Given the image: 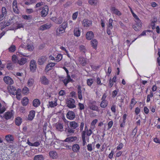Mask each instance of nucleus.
<instances>
[{"label":"nucleus","mask_w":160,"mask_h":160,"mask_svg":"<svg viewBox=\"0 0 160 160\" xmlns=\"http://www.w3.org/2000/svg\"><path fill=\"white\" fill-rule=\"evenodd\" d=\"M57 97L56 94H52L50 96V100L49 101L48 105L51 108H53L57 105Z\"/></svg>","instance_id":"nucleus-1"},{"label":"nucleus","mask_w":160,"mask_h":160,"mask_svg":"<svg viewBox=\"0 0 160 160\" xmlns=\"http://www.w3.org/2000/svg\"><path fill=\"white\" fill-rule=\"evenodd\" d=\"M87 149L90 152H91L92 150V144H89L88 145Z\"/></svg>","instance_id":"nucleus-58"},{"label":"nucleus","mask_w":160,"mask_h":160,"mask_svg":"<svg viewBox=\"0 0 160 160\" xmlns=\"http://www.w3.org/2000/svg\"><path fill=\"white\" fill-rule=\"evenodd\" d=\"M136 103L137 102L134 98H132L131 99L130 105V107L131 109L133 108L134 106L135 105Z\"/></svg>","instance_id":"nucleus-41"},{"label":"nucleus","mask_w":160,"mask_h":160,"mask_svg":"<svg viewBox=\"0 0 160 160\" xmlns=\"http://www.w3.org/2000/svg\"><path fill=\"white\" fill-rule=\"evenodd\" d=\"M48 11V6H45L43 7L42 10L41 12V16L43 17H46L47 15Z\"/></svg>","instance_id":"nucleus-7"},{"label":"nucleus","mask_w":160,"mask_h":160,"mask_svg":"<svg viewBox=\"0 0 160 160\" xmlns=\"http://www.w3.org/2000/svg\"><path fill=\"white\" fill-rule=\"evenodd\" d=\"M76 139L77 137H71L66 138L64 141H59L58 140L57 142H55V145H56L57 144H58V141L59 143L62 144V142H71L76 140ZM60 144H59L58 145L59 146Z\"/></svg>","instance_id":"nucleus-2"},{"label":"nucleus","mask_w":160,"mask_h":160,"mask_svg":"<svg viewBox=\"0 0 160 160\" xmlns=\"http://www.w3.org/2000/svg\"><path fill=\"white\" fill-rule=\"evenodd\" d=\"M12 8L14 12L16 13H18L19 11L18 8L17 2L16 0H14L12 3Z\"/></svg>","instance_id":"nucleus-9"},{"label":"nucleus","mask_w":160,"mask_h":160,"mask_svg":"<svg viewBox=\"0 0 160 160\" xmlns=\"http://www.w3.org/2000/svg\"><path fill=\"white\" fill-rule=\"evenodd\" d=\"M113 20L110 18L109 20V23L108 26V28H110V29H112L113 28V26L112 25Z\"/></svg>","instance_id":"nucleus-48"},{"label":"nucleus","mask_w":160,"mask_h":160,"mask_svg":"<svg viewBox=\"0 0 160 160\" xmlns=\"http://www.w3.org/2000/svg\"><path fill=\"white\" fill-rule=\"evenodd\" d=\"M78 12H77L74 13L73 14L72 16V18L73 20H75L78 16Z\"/></svg>","instance_id":"nucleus-60"},{"label":"nucleus","mask_w":160,"mask_h":160,"mask_svg":"<svg viewBox=\"0 0 160 160\" xmlns=\"http://www.w3.org/2000/svg\"><path fill=\"white\" fill-rule=\"evenodd\" d=\"M57 21L56 23L57 24H61L62 22V17H59L58 18H57Z\"/></svg>","instance_id":"nucleus-52"},{"label":"nucleus","mask_w":160,"mask_h":160,"mask_svg":"<svg viewBox=\"0 0 160 160\" xmlns=\"http://www.w3.org/2000/svg\"><path fill=\"white\" fill-rule=\"evenodd\" d=\"M14 65L12 63H8L7 65V68L8 70L13 69Z\"/></svg>","instance_id":"nucleus-43"},{"label":"nucleus","mask_w":160,"mask_h":160,"mask_svg":"<svg viewBox=\"0 0 160 160\" xmlns=\"http://www.w3.org/2000/svg\"><path fill=\"white\" fill-rule=\"evenodd\" d=\"M46 56H42L41 57L38 59V62L39 65L43 64L46 61L47 59Z\"/></svg>","instance_id":"nucleus-11"},{"label":"nucleus","mask_w":160,"mask_h":160,"mask_svg":"<svg viewBox=\"0 0 160 160\" xmlns=\"http://www.w3.org/2000/svg\"><path fill=\"white\" fill-rule=\"evenodd\" d=\"M89 108L90 109L92 110L98 111V108L95 105H92L89 106Z\"/></svg>","instance_id":"nucleus-44"},{"label":"nucleus","mask_w":160,"mask_h":160,"mask_svg":"<svg viewBox=\"0 0 160 160\" xmlns=\"http://www.w3.org/2000/svg\"><path fill=\"white\" fill-rule=\"evenodd\" d=\"M80 149L79 145L78 144L73 145L72 147V150L74 152H77Z\"/></svg>","instance_id":"nucleus-35"},{"label":"nucleus","mask_w":160,"mask_h":160,"mask_svg":"<svg viewBox=\"0 0 160 160\" xmlns=\"http://www.w3.org/2000/svg\"><path fill=\"white\" fill-rule=\"evenodd\" d=\"M86 131H83L82 133V137L83 141L82 145L85 146L86 143V141L88 142H89V137L85 136Z\"/></svg>","instance_id":"nucleus-4"},{"label":"nucleus","mask_w":160,"mask_h":160,"mask_svg":"<svg viewBox=\"0 0 160 160\" xmlns=\"http://www.w3.org/2000/svg\"><path fill=\"white\" fill-rule=\"evenodd\" d=\"M27 59L25 58H21L20 60H18V63L20 65H23L26 63Z\"/></svg>","instance_id":"nucleus-37"},{"label":"nucleus","mask_w":160,"mask_h":160,"mask_svg":"<svg viewBox=\"0 0 160 160\" xmlns=\"http://www.w3.org/2000/svg\"><path fill=\"white\" fill-rule=\"evenodd\" d=\"M66 116L67 118L70 120H73L75 117L74 113L72 111L68 112L67 113Z\"/></svg>","instance_id":"nucleus-13"},{"label":"nucleus","mask_w":160,"mask_h":160,"mask_svg":"<svg viewBox=\"0 0 160 160\" xmlns=\"http://www.w3.org/2000/svg\"><path fill=\"white\" fill-rule=\"evenodd\" d=\"M40 142L38 141L35 142L34 143H32L29 140H28L27 143L30 146L37 147L40 145Z\"/></svg>","instance_id":"nucleus-18"},{"label":"nucleus","mask_w":160,"mask_h":160,"mask_svg":"<svg viewBox=\"0 0 160 160\" xmlns=\"http://www.w3.org/2000/svg\"><path fill=\"white\" fill-rule=\"evenodd\" d=\"M9 52H14L16 50V47L14 45H12L11 47L8 48Z\"/></svg>","instance_id":"nucleus-50"},{"label":"nucleus","mask_w":160,"mask_h":160,"mask_svg":"<svg viewBox=\"0 0 160 160\" xmlns=\"http://www.w3.org/2000/svg\"><path fill=\"white\" fill-rule=\"evenodd\" d=\"M32 103L34 107H37L40 105V102L39 99H36L33 100Z\"/></svg>","instance_id":"nucleus-34"},{"label":"nucleus","mask_w":160,"mask_h":160,"mask_svg":"<svg viewBox=\"0 0 160 160\" xmlns=\"http://www.w3.org/2000/svg\"><path fill=\"white\" fill-rule=\"evenodd\" d=\"M35 112L34 110H32L29 112L28 116V119L30 120H32L35 116Z\"/></svg>","instance_id":"nucleus-20"},{"label":"nucleus","mask_w":160,"mask_h":160,"mask_svg":"<svg viewBox=\"0 0 160 160\" xmlns=\"http://www.w3.org/2000/svg\"><path fill=\"white\" fill-rule=\"evenodd\" d=\"M69 133H73L74 132V130L73 129L68 128L66 130Z\"/></svg>","instance_id":"nucleus-63"},{"label":"nucleus","mask_w":160,"mask_h":160,"mask_svg":"<svg viewBox=\"0 0 160 160\" xmlns=\"http://www.w3.org/2000/svg\"><path fill=\"white\" fill-rule=\"evenodd\" d=\"M63 124L60 122H58L56 124V128L57 130L62 131L63 130Z\"/></svg>","instance_id":"nucleus-17"},{"label":"nucleus","mask_w":160,"mask_h":160,"mask_svg":"<svg viewBox=\"0 0 160 160\" xmlns=\"http://www.w3.org/2000/svg\"><path fill=\"white\" fill-rule=\"evenodd\" d=\"M67 106L70 108H73L76 107L74 100L72 98H69L67 102Z\"/></svg>","instance_id":"nucleus-3"},{"label":"nucleus","mask_w":160,"mask_h":160,"mask_svg":"<svg viewBox=\"0 0 160 160\" xmlns=\"http://www.w3.org/2000/svg\"><path fill=\"white\" fill-rule=\"evenodd\" d=\"M30 68L31 70H35L36 68V64L34 60H31L30 63Z\"/></svg>","instance_id":"nucleus-19"},{"label":"nucleus","mask_w":160,"mask_h":160,"mask_svg":"<svg viewBox=\"0 0 160 160\" xmlns=\"http://www.w3.org/2000/svg\"><path fill=\"white\" fill-rule=\"evenodd\" d=\"M12 60L13 62L16 63L18 62V58L17 56L15 55H13L12 56Z\"/></svg>","instance_id":"nucleus-51"},{"label":"nucleus","mask_w":160,"mask_h":160,"mask_svg":"<svg viewBox=\"0 0 160 160\" xmlns=\"http://www.w3.org/2000/svg\"><path fill=\"white\" fill-rule=\"evenodd\" d=\"M40 80L41 83L44 85H47L49 83L48 79L44 76L40 78Z\"/></svg>","instance_id":"nucleus-15"},{"label":"nucleus","mask_w":160,"mask_h":160,"mask_svg":"<svg viewBox=\"0 0 160 160\" xmlns=\"http://www.w3.org/2000/svg\"><path fill=\"white\" fill-rule=\"evenodd\" d=\"M7 14L6 9L5 7H2V14H0V19L2 20L5 18Z\"/></svg>","instance_id":"nucleus-22"},{"label":"nucleus","mask_w":160,"mask_h":160,"mask_svg":"<svg viewBox=\"0 0 160 160\" xmlns=\"http://www.w3.org/2000/svg\"><path fill=\"white\" fill-rule=\"evenodd\" d=\"M92 129L91 128L90 129H89V130L87 129L86 131V133L88 137L89 136H90L92 133Z\"/></svg>","instance_id":"nucleus-59"},{"label":"nucleus","mask_w":160,"mask_h":160,"mask_svg":"<svg viewBox=\"0 0 160 160\" xmlns=\"http://www.w3.org/2000/svg\"><path fill=\"white\" fill-rule=\"evenodd\" d=\"M27 49L30 50H32L34 48L33 46L31 45H27Z\"/></svg>","instance_id":"nucleus-64"},{"label":"nucleus","mask_w":160,"mask_h":160,"mask_svg":"<svg viewBox=\"0 0 160 160\" xmlns=\"http://www.w3.org/2000/svg\"><path fill=\"white\" fill-rule=\"evenodd\" d=\"M29 102V99L27 97H24L22 100V105L24 106H27Z\"/></svg>","instance_id":"nucleus-29"},{"label":"nucleus","mask_w":160,"mask_h":160,"mask_svg":"<svg viewBox=\"0 0 160 160\" xmlns=\"http://www.w3.org/2000/svg\"><path fill=\"white\" fill-rule=\"evenodd\" d=\"M6 140L8 142H10L13 141L14 138L12 135H8L5 136Z\"/></svg>","instance_id":"nucleus-27"},{"label":"nucleus","mask_w":160,"mask_h":160,"mask_svg":"<svg viewBox=\"0 0 160 160\" xmlns=\"http://www.w3.org/2000/svg\"><path fill=\"white\" fill-rule=\"evenodd\" d=\"M118 91V89L117 90H114L112 92V98H114L117 96Z\"/></svg>","instance_id":"nucleus-55"},{"label":"nucleus","mask_w":160,"mask_h":160,"mask_svg":"<svg viewBox=\"0 0 160 160\" xmlns=\"http://www.w3.org/2000/svg\"><path fill=\"white\" fill-rule=\"evenodd\" d=\"M74 34L75 36L78 37L80 36L81 32L78 28H75L73 31Z\"/></svg>","instance_id":"nucleus-26"},{"label":"nucleus","mask_w":160,"mask_h":160,"mask_svg":"<svg viewBox=\"0 0 160 160\" xmlns=\"http://www.w3.org/2000/svg\"><path fill=\"white\" fill-rule=\"evenodd\" d=\"M108 104V101L107 100L102 101L100 104V107L103 108H105L107 107Z\"/></svg>","instance_id":"nucleus-30"},{"label":"nucleus","mask_w":160,"mask_h":160,"mask_svg":"<svg viewBox=\"0 0 160 160\" xmlns=\"http://www.w3.org/2000/svg\"><path fill=\"white\" fill-rule=\"evenodd\" d=\"M79 49L80 50L83 52H85L86 51V49L84 46L81 45L79 46Z\"/></svg>","instance_id":"nucleus-56"},{"label":"nucleus","mask_w":160,"mask_h":160,"mask_svg":"<svg viewBox=\"0 0 160 160\" xmlns=\"http://www.w3.org/2000/svg\"><path fill=\"white\" fill-rule=\"evenodd\" d=\"M65 31V29H64L61 26H60L57 30V35L62 34L64 33Z\"/></svg>","instance_id":"nucleus-28"},{"label":"nucleus","mask_w":160,"mask_h":160,"mask_svg":"<svg viewBox=\"0 0 160 160\" xmlns=\"http://www.w3.org/2000/svg\"><path fill=\"white\" fill-rule=\"evenodd\" d=\"M49 155L50 157L53 159H56L58 157L57 152L54 151H50L49 152Z\"/></svg>","instance_id":"nucleus-21"},{"label":"nucleus","mask_w":160,"mask_h":160,"mask_svg":"<svg viewBox=\"0 0 160 160\" xmlns=\"http://www.w3.org/2000/svg\"><path fill=\"white\" fill-rule=\"evenodd\" d=\"M93 82V80L92 79H88L87 81V83L88 85L89 86H91Z\"/></svg>","instance_id":"nucleus-53"},{"label":"nucleus","mask_w":160,"mask_h":160,"mask_svg":"<svg viewBox=\"0 0 160 160\" xmlns=\"http://www.w3.org/2000/svg\"><path fill=\"white\" fill-rule=\"evenodd\" d=\"M91 42L92 46L94 48L96 49L98 43L97 40L95 39H93L91 41Z\"/></svg>","instance_id":"nucleus-33"},{"label":"nucleus","mask_w":160,"mask_h":160,"mask_svg":"<svg viewBox=\"0 0 160 160\" xmlns=\"http://www.w3.org/2000/svg\"><path fill=\"white\" fill-rule=\"evenodd\" d=\"M51 64L50 63L48 64L46 67L45 69L47 70H51L52 69L51 68L52 67Z\"/></svg>","instance_id":"nucleus-61"},{"label":"nucleus","mask_w":160,"mask_h":160,"mask_svg":"<svg viewBox=\"0 0 160 160\" xmlns=\"http://www.w3.org/2000/svg\"><path fill=\"white\" fill-rule=\"evenodd\" d=\"M97 122L98 120L97 119H94L92 121L90 125V128L91 129L93 130L94 129L95 124Z\"/></svg>","instance_id":"nucleus-39"},{"label":"nucleus","mask_w":160,"mask_h":160,"mask_svg":"<svg viewBox=\"0 0 160 160\" xmlns=\"http://www.w3.org/2000/svg\"><path fill=\"white\" fill-rule=\"evenodd\" d=\"M135 21L137 23L136 25H137V27H138L139 28H141L142 24L141 21L140 20L138 17L135 19Z\"/></svg>","instance_id":"nucleus-42"},{"label":"nucleus","mask_w":160,"mask_h":160,"mask_svg":"<svg viewBox=\"0 0 160 160\" xmlns=\"http://www.w3.org/2000/svg\"><path fill=\"white\" fill-rule=\"evenodd\" d=\"M98 0H89L88 3L91 5L95 6L97 4Z\"/></svg>","instance_id":"nucleus-40"},{"label":"nucleus","mask_w":160,"mask_h":160,"mask_svg":"<svg viewBox=\"0 0 160 160\" xmlns=\"http://www.w3.org/2000/svg\"><path fill=\"white\" fill-rule=\"evenodd\" d=\"M21 90L20 89H18L16 91V98L18 100H20L21 98Z\"/></svg>","instance_id":"nucleus-31"},{"label":"nucleus","mask_w":160,"mask_h":160,"mask_svg":"<svg viewBox=\"0 0 160 160\" xmlns=\"http://www.w3.org/2000/svg\"><path fill=\"white\" fill-rule=\"evenodd\" d=\"M153 96V94L152 92H151L150 94L148 95L147 97V102H149L150 100V98H152Z\"/></svg>","instance_id":"nucleus-49"},{"label":"nucleus","mask_w":160,"mask_h":160,"mask_svg":"<svg viewBox=\"0 0 160 160\" xmlns=\"http://www.w3.org/2000/svg\"><path fill=\"white\" fill-rule=\"evenodd\" d=\"M34 82V80L32 79H29L28 82V86L29 87L32 86Z\"/></svg>","instance_id":"nucleus-47"},{"label":"nucleus","mask_w":160,"mask_h":160,"mask_svg":"<svg viewBox=\"0 0 160 160\" xmlns=\"http://www.w3.org/2000/svg\"><path fill=\"white\" fill-rule=\"evenodd\" d=\"M33 10L31 8L26 9V12L28 14H30L33 12Z\"/></svg>","instance_id":"nucleus-62"},{"label":"nucleus","mask_w":160,"mask_h":160,"mask_svg":"<svg viewBox=\"0 0 160 160\" xmlns=\"http://www.w3.org/2000/svg\"><path fill=\"white\" fill-rule=\"evenodd\" d=\"M67 74V78L63 80L64 85L66 86L67 84L69 82L71 81L72 80L70 78V76L68 74V71H66Z\"/></svg>","instance_id":"nucleus-10"},{"label":"nucleus","mask_w":160,"mask_h":160,"mask_svg":"<svg viewBox=\"0 0 160 160\" xmlns=\"http://www.w3.org/2000/svg\"><path fill=\"white\" fill-rule=\"evenodd\" d=\"M51 27V24L46 23L40 26L38 28V30H39L44 31L49 29Z\"/></svg>","instance_id":"nucleus-12"},{"label":"nucleus","mask_w":160,"mask_h":160,"mask_svg":"<svg viewBox=\"0 0 160 160\" xmlns=\"http://www.w3.org/2000/svg\"><path fill=\"white\" fill-rule=\"evenodd\" d=\"M69 126L71 128L75 129L78 127V124L75 121H72L70 122Z\"/></svg>","instance_id":"nucleus-23"},{"label":"nucleus","mask_w":160,"mask_h":160,"mask_svg":"<svg viewBox=\"0 0 160 160\" xmlns=\"http://www.w3.org/2000/svg\"><path fill=\"white\" fill-rule=\"evenodd\" d=\"M113 122L112 121H109L108 124V129H109L112 126Z\"/></svg>","instance_id":"nucleus-57"},{"label":"nucleus","mask_w":160,"mask_h":160,"mask_svg":"<svg viewBox=\"0 0 160 160\" xmlns=\"http://www.w3.org/2000/svg\"><path fill=\"white\" fill-rule=\"evenodd\" d=\"M92 22L87 19H85L82 21V24L84 27H88L92 25Z\"/></svg>","instance_id":"nucleus-14"},{"label":"nucleus","mask_w":160,"mask_h":160,"mask_svg":"<svg viewBox=\"0 0 160 160\" xmlns=\"http://www.w3.org/2000/svg\"><path fill=\"white\" fill-rule=\"evenodd\" d=\"M22 119L20 117H18L16 118L15 123L17 125L19 126L22 122Z\"/></svg>","instance_id":"nucleus-36"},{"label":"nucleus","mask_w":160,"mask_h":160,"mask_svg":"<svg viewBox=\"0 0 160 160\" xmlns=\"http://www.w3.org/2000/svg\"><path fill=\"white\" fill-rule=\"evenodd\" d=\"M78 60L82 66H84L85 65L86 62V59L85 58L82 57H80Z\"/></svg>","instance_id":"nucleus-32"},{"label":"nucleus","mask_w":160,"mask_h":160,"mask_svg":"<svg viewBox=\"0 0 160 160\" xmlns=\"http://www.w3.org/2000/svg\"><path fill=\"white\" fill-rule=\"evenodd\" d=\"M7 109L6 103L3 101L0 102V114L3 113Z\"/></svg>","instance_id":"nucleus-5"},{"label":"nucleus","mask_w":160,"mask_h":160,"mask_svg":"<svg viewBox=\"0 0 160 160\" xmlns=\"http://www.w3.org/2000/svg\"><path fill=\"white\" fill-rule=\"evenodd\" d=\"M86 36L87 39L90 40L94 37V34L92 32L89 31L87 33Z\"/></svg>","instance_id":"nucleus-25"},{"label":"nucleus","mask_w":160,"mask_h":160,"mask_svg":"<svg viewBox=\"0 0 160 160\" xmlns=\"http://www.w3.org/2000/svg\"><path fill=\"white\" fill-rule=\"evenodd\" d=\"M44 157L42 155H36L34 158V160H44Z\"/></svg>","instance_id":"nucleus-38"},{"label":"nucleus","mask_w":160,"mask_h":160,"mask_svg":"<svg viewBox=\"0 0 160 160\" xmlns=\"http://www.w3.org/2000/svg\"><path fill=\"white\" fill-rule=\"evenodd\" d=\"M3 80L5 83L11 85L13 83L12 79L8 76H6L3 78Z\"/></svg>","instance_id":"nucleus-6"},{"label":"nucleus","mask_w":160,"mask_h":160,"mask_svg":"<svg viewBox=\"0 0 160 160\" xmlns=\"http://www.w3.org/2000/svg\"><path fill=\"white\" fill-rule=\"evenodd\" d=\"M22 17L24 19L28 20H30L32 18V17L31 15H23L22 16Z\"/></svg>","instance_id":"nucleus-54"},{"label":"nucleus","mask_w":160,"mask_h":160,"mask_svg":"<svg viewBox=\"0 0 160 160\" xmlns=\"http://www.w3.org/2000/svg\"><path fill=\"white\" fill-rule=\"evenodd\" d=\"M62 58V56L61 54H58L57 55V57L56 58L55 61L56 62H58L60 61Z\"/></svg>","instance_id":"nucleus-46"},{"label":"nucleus","mask_w":160,"mask_h":160,"mask_svg":"<svg viewBox=\"0 0 160 160\" xmlns=\"http://www.w3.org/2000/svg\"><path fill=\"white\" fill-rule=\"evenodd\" d=\"M8 90L10 93L13 95H16V90L13 86H10L8 88Z\"/></svg>","instance_id":"nucleus-16"},{"label":"nucleus","mask_w":160,"mask_h":160,"mask_svg":"<svg viewBox=\"0 0 160 160\" xmlns=\"http://www.w3.org/2000/svg\"><path fill=\"white\" fill-rule=\"evenodd\" d=\"M111 10L114 14L118 16H120L121 15V13L120 11L118 10L115 8L114 7H112L111 8Z\"/></svg>","instance_id":"nucleus-24"},{"label":"nucleus","mask_w":160,"mask_h":160,"mask_svg":"<svg viewBox=\"0 0 160 160\" xmlns=\"http://www.w3.org/2000/svg\"><path fill=\"white\" fill-rule=\"evenodd\" d=\"M13 111H11L10 112H5L4 116V118L7 120L11 119L13 115Z\"/></svg>","instance_id":"nucleus-8"},{"label":"nucleus","mask_w":160,"mask_h":160,"mask_svg":"<svg viewBox=\"0 0 160 160\" xmlns=\"http://www.w3.org/2000/svg\"><path fill=\"white\" fill-rule=\"evenodd\" d=\"M29 90L27 87H25L23 88L22 90V92L23 93L25 94H27L29 93Z\"/></svg>","instance_id":"nucleus-45"}]
</instances>
